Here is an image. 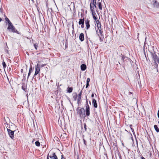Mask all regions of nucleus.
Masks as SVG:
<instances>
[{"label":"nucleus","mask_w":159,"mask_h":159,"mask_svg":"<svg viewBox=\"0 0 159 159\" xmlns=\"http://www.w3.org/2000/svg\"><path fill=\"white\" fill-rule=\"evenodd\" d=\"M122 145H124V144H123V143H122Z\"/></svg>","instance_id":"obj_50"},{"label":"nucleus","mask_w":159,"mask_h":159,"mask_svg":"<svg viewBox=\"0 0 159 159\" xmlns=\"http://www.w3.org/2000/svg\"><path fill=\"white\" fill-rule=\"evenodd\" d=\"M151 3L153 5V8L154 9L159 8V3L156 0H152Z\"/></svg>","instance_id":"obj_7"},{"label":"nucleus","mask_w":159,"mask_h":159,"mask_svg":"<svg viewBox=\"0 0 159 159\" xmlns=\"http://www.w3.org/2000/svg\"><path fill=\"white\" fill-rule=\"evenodd\" d=\"M85 24L86 26L87 29H88L90 27L89 22L88 20H85Z\"/></svg>","instance_id":"obj_12"},{"label":"nucleus","mask_w":159,"mask_h":159,"mask_svg":"<svg viewBox=\"0 0 159 159\" xmlns=\"http://www.w3.org/2000/svg\"><path fill=\"white\" fill-rule=\"evenodd\" d=\"M49 157V156H48H48H47V159H49V157Z\"/></svg>","instance_id":"obj_46"},{"label":"nucleus","mask_w":159,"mask_h":159,"mask_svg":"<svg viewBox=\"0 0 159 159\" xmlns=\"http://www.w3.org/2000/svg\"><path fill=\"white\" fill-rule=\"evenodd\" d=\"M98 21V22H99L98 21ZM98 29L96 30V32L98 36L99 37L100 39H101L102 38H103V32L101 31V25L100 24H99L97 22Z\"/></svg>","instance_id":"obj_2"},{"label":"nucleus","mask_w":159,"mask_h":159,"mask_svg":"<svg viewBox=\"0 0 159 159\" xmlns=\"http://www.w3.org/2000/svg\"><path fill=\"white\" fill-rule=\"evenodd\" d=\"M141 159H146L144 157H143L142 156L141 157Z\"/></svg>","instance_id":"obj_40"},{"label":"nucleus","mask_w":159,"mask_h":159,"mask_svg":"<svg viewBox=\"0 0 159 159\" xmlns=\"http://www.w3.org/2000/svg\"><path fill=\"white\" fill-rule=\"evenodd\" d=\"M7 130L8 132V134L10 137L12 139H14V131H12L10 129H7Z\"/></svg>","instance_id":"obj_8"},{"label":"nucleus","mask_w":159,"mask_h":159,"mask_svg":"<svg viewBox=\"0 0 159 159\" xmlns=\"http://www.w3.org/2000/svg\"><path fill=\"white\" fill-rule=\"evenodd\" d=\"M92 15H93V19L95 20L96 21V20L97 19V18L96 17V14L95 12H92Z\"/></svg>","instance_id":"obj_15"},{"label":"nucleus","mask_w":159,"mask_h":159,"mask_svg":"<svg viewBox=\"0 0 159 159\" xmlns=\"http://www.w3.org/2000/svg\"><path fill=\"white\" fill-rule=\"evenodd\" d=\"M48 156L52 159H58L55 153L52 151H50L48 154Z\"/></svg>","instance_id":"obj_4"},{"label":"nucleus","mask_w":159,"mask_h":159,"mask_svg":"<svg viewBox=\"0 0 159 159\" xmlns=\"http://www.w3.org/2000/svg\"><path fill=\"white\" fill-rule=\"evenodd\" d=\"M154 50H147V53H150L153 58L152 62L151 68L152 69H155L157 72L158 71L157 68L159 64V58L154 52Z\"/></svg>","instance_id":"obj_1"},{"label":"nucleus","mask_w":159,"mask_h":159,"mask_svg":"<svg viewBox=\"0 0 159 159\" xmlns=\"http://www.w3.org/2000/svg\"><path fill=\"white\" fill-rule=\"evenodd\" d=\"M154 128L155 130H156V131L157 132H159V129L156 125H154Z\"/></svg>","instance_id":"obj_20"},{"label":"nucleus","mask_w":159,"mask_h":159,"mask_svg":"<svg viewBox=\"0 0 159 159\" xmlns=\"http://www.w3.org/2000/svg\"><path fill=\"white\" fill-rule=\"evenodd\" d=\"M35 144L36 146H39L40 145V143L38 141H36L35 142Z\"/></svg>","instance_id":"obj_24"},{"label":"nucleus","mask_w":159,"mask_h":159,"mask_svg":"<svg viewBox=\"0 0 159 159\" xmlns=\"http://www.w3.org/2000/svg\"><path fill=\"white\" fill-rule=\"evenodd\" d=\"M77 98V94H76L74 96H73L74 99V100H76Z\"/></svg>","instance_id":"obj_32"},{"label":"nucleus","mask_w":159,"mask_h":159,"mask_svg":"<svg viewBox=\"0 0 159 159\" xmlns=\"http://www.w3.org/2000/svg\"><path fill=\"white\" fill-rule=\"evenodd\" d=\"M89 85V83H87L86 88H87V87H88Z\"/></svg>","instance_id":"obj_36"},{"label":"nucleus","mask_w":159,"mask_h":159,"mask_svg":"<svg viewBox=\"0 0 159 159\" xmlns=\"http://www.w3.org/2000/svg\"><path fill=\"white\" fill-rule=\"evenodd\" d=\"M132 126V125H130V127L131 128V129L132 130V131L133 132V131H134V129L131 127Z\"/></svg>","instance_id":"obj_35"},{"label":"nucleus","mask_w":159,"mask_h":159,"mask_svg":"<svg viewBox=\"0 0 159 159\" xmlns=\"http://www.w3.org/2000/svg\"><path fill=\"white\" fill-rule=\"evenodd\" d=\"M2 65H3V68H4L6 66V64L5 62L3 61L2 62Z\"/></svg>","instance_id":"obj_26"},{"label":"nucleus","mask_w":159,"mask_h":159,"mask_svg":"<svg viewBox=\"0 0 159 159\" xmlns=\"http://www.w3.org/2000/svg\"><path fill=\"white\" fill-rule=\"evenodd\" d=\"M33 71V68L32 66H30L29 71L30 72H32Z\"/></svg>","instance_id":"obj_28"},{"label":"nucleus","mask_w":159,"mask_h":159,"mask_svg":"<svg viewBox=\"0 0 159 159\" xmlns=\"http://www.w3.org/2000/svg\"><path fill=\"white\" fill-rule=\"evenodd\" d=\"M72 89L71 88H68V92L69 93H71L72 92Z\"/></svg>","instance_id":"obj_25"},{"label":"nucleus","mask_w":159,"mask_h":159,"mask_svg":"<svg viewBox=\"0 0 159 159\" xmlns=\"http://www.w3.org/2000/svg\"><path fill=\"white\" fill-rule=\"evenodd\" d=\"M83 141H84V143L85 144L86 141L85 140V139H83Z\"/></svg>","instance_id":"obj_41"},{"label":"nucleus","mask_w":159,"mask_h":159,"mask_svg":"<svg viewBox=\"0 0 159 159\" xmlns=\"http://www.w3.org/2000/svg\"><path fill=\"white\" fill-rule=\"evenodd\" d=\"M85 111L83 108H81L78 111V113L80 117H83L85 115Z\"/></svg>","instance_id":"obj_5"},{"label":"nucleus","mask_w":159,"mask_h":159,"mask_svg":"<svg viewBox=\"0 0 159 159\" xmlns=\"http://www.w3.org/2000/svg\"><path fill=\"white\" fill-rule=\"evenodd\" d=\"M22 88V89L23 90H24L26 92L27 90V89H26V88H25V86H22L21 87Z\"/></svg>","instance_id":"obj_27"},{"label":"nucleus","mask_w":159,"mask_h":159,"mask_svg":"<svg viewBox=\"0 0 159 159\" xmlns=\"http://www.w3.org/2000/svg\"><path fill=\"white\" fill-rule=\"evenodd\" d=\"M35 71L34 74V76L38 74L39 73L40 71V68L39 67V66L37 65L35 66Z\"/></svg>","instance_id":"obj_9"},{"label":"nucleus","mask_w":159,"mask_h":159,"mask_svg":"<svg viewBox=\"0 0 159 159\" xmlns=\"http://www.w3.org/2000/svg\"><path fill=\"white\" fill-rule=\"evenodd\" d=\"M99 1L98 2V7L100 10H102V5L101 3L99 1V0H98Z\"/></svg>","instance_id":"obj_16"},{"label":"nucleus","mask_w":159,"mask_h":159,"mask_svg":"<svg viewBox=\"0 0 159 159\" xmlns=\"http://www.w3.org/2000/svg\"><path fill=\"white\" fill-rule=\"evenodd\" d=\"M96 3H95L92 2L90 3V8L92 12H95V11L96 8Z\"/></svg>","instance_id":"obj_6"},{"label":"nucleus","mask_w":159,"mask_h":159,"mask_svg":"<svg viewBox=\"0 0 159 159\" xmlns=\"http://www.w3.org/2000/svg\"><path fill=\"white\" fill-rule=\"evenodd\" d=\"M92 102L93 104V106L95 108L97 107V104L96 102V101L95 99H93L92 100Z\"/></svg>","instance_id":"obj_14"},{"label":"nucleus","mask_w":159,"mask_h":159,"mask_svg":"<svg viewBox=\"0 0 159 159\" xmlns=\"http://www.w3.org/2000/svg\"><path fill=\"white\" fill-rule=\"evenodd\" d=\"M86 115L87 116H89L90 115L89 110H86Z\"/></svg>","instance_id":"obj_21"},{"label":"nucleus","mask_w":159,"mask_h":159,"mask_svg":"<svg viewBox=\"0 0 159 159\" xmlns=\"http://www.w3.org/2000/svg\"><path fill=\"white\" fill-rule=\"evenodd\" d=\"M26 68H27V65H26Z\"/></svg>","instance_id":"obj_51"},{"label":"nucleus","mask_w":159,"mask_h":159,"mask_svg":"<svg viewBox=\"0 0 159 159\" xmlns=\"http://www.w3.org/2000/svg\"><path fill=\"white\" fill-rule=\"evenodd\" d=\"M31 73V72H30V71H29V73H28V75L27 80H28L30 76V75Z\"/></svg>","instance_id":"obj_30"},{"label":"nucleus","mask_w":159,"mask_h":159,"mask_svg":"<svg viewBox=\"0 0 159 159\" xmlns=\"http://www.w3.org/2000/svg\"><path fill=\"white\" fill-rule=\"evenodd\" d=\"M90 81V79L89 78H88L87 79V83H89V82Z\"/></svg>","instance_id":"obj_33"},{"label":"nucleus","mask_w":159,"mask_h":159,"mask_svg":"<svg viewBox=\"0 0 159 159\" xmlns=\"http://www.w3.org/2000/svg\"><path fill=\"white\" fill-rule=\"evenodd\" d=\"M145 50H144V53H145Z\"/></svg>","instance_id":"obj_49"},{"label":"nucleus","mask_w":159,"mask_h":159,"mask_svg":"<svg viewBox=\"0 0 159 159\" xmlns=\"http://www.w3.org/2000/svg\"><path fill=\"white\" fill-rule=\"evenodd\" d=\"M61 159H65L64 158L63 155H61Z\"/></svg>","instance_id":"obj_43"},{"label":"nucleus","mask_w":159,"mask_h":159,"mask_svg":"<svg viewBox=\"0 0 159 159\" xmlns=\"http://www.w3.org/2000/svg\"><path fill=\"white\" fill-rule=\"evenodd\" d=\"M7 29L9 32L19 34V32L16 29L12 23L8 25Z\"/></svg>","instance_id":"obj_3"},{"label":"nucleus","mask_w":159,"mask_h":159,"mask_svg":"<svg viewBox=\"0 0 159 159\" xmlns=\"http://www.w3.org/2000/svg\"><path fill=\"white\" fill-rule=\"evenodd\" d=\"M6 52L7 53H8V51H6Z\"/></svg>","instance_id":"obj_48"},{"label":"nucleus","mask_w":159,"mask_h":159,"mask_svg":"<svg viewBox=\"0 0 159 159\" xmlns=\"http://www.w3.org/2000/svg\"><path fill=\"white\" fill-rule=\"evenodd\" d=\"M84 19H80L79 22V25H81V27L83 28L84 27Z\"/></svg>","instance_id":"obj_10"},{"label":"nucleus","mask_w":159,"mask_h":159,"mask_svg":"<svg viewBox=\"0 0 159 159\" xmlns=\"http://www.w3.org/2000/svg\"><path fill=\"white\" fill-rule=\"evenodd\" d=\"M39 63V61L37 65H38L39 66V67L40 68V67H43L45 66L46 65V64H40Z\"/></svg>","instance_id":"obj_18"},{"label":"nucleus","mask_w":159,"mask_h":159,"mask_svg":"<svg viewBox=\"0 0 159 159\" xmlns=\"http://www.w3.org/2000/svg\"><path fill=\"white\" fill-rule=\"evenodd\" d=\"M93 3H96V0H93Z\"/></svg>","instance_id":"obj_38"},{"label":"nucleus","mask_w":159,"mask_h":159,"mask_svg":"<svg viewBox=\"0 0 159 159\" xmlns=\"http://www.w3.org/2000/svg\"><path fill=\"white\" fill-rule=\"evenodd\" d=\"M146 47V44L145 43L144 45V49L143 50H145L146 49H147V48H145Z\"/></svg>","instance_id":"obj_34"},{"label":"nucleus","mask_w":159,"mask_h":159,"mask_svg":"<svg viewBox=\"0 0 159 159\" xmlns=\"http://www.w3.org/2000/svg\"><path fill=\"white\" fill-rule=\"evenodd\" d=\"M122 60L124 61H127L129 60L128 58L127 57L123 56L121 58Z\"/></svg>","instance_id":"obj_19"},{"label":"nucleus","mask_w":159,"mask_h":159,"mask_svg":"<svg viewBox=\"0 0 159 159\" xmlns=\"http://www.w3.org/2000/svg\"><path fill=\"white\" fill-rule=\"evenodd\" d=\"M158 123H159V121H158Z\"/></svg>","instance_id":"obj_52"},{"label":"nucleus","mask_w":159,"mask_h":159,"mask_svg":"<svg viewBox=\"0 0 159 159\" xmlns=\"http://www.w3.org/2000/svg\"><path fill=\"white\" fill-rule=\"evenodd\" d=\"M35 48L36 49H37V48H36V46L35 45Z\"/></svg>","instance_id":"obj_47"},{"label":"nucleus","mask_w":159,"mask_h":159,"mask_svg":"<svg viewBox=\"0 0 159 159\" xmlns=\"http://www.w3.org/2000/svg\"><path fill=\"white\" fill-rule=\"evenodd\" d=\"M157 116L158 118H159V110L158 111L157 113Z\"/></svg>","instance_id":"obj_37"},{"label":"nucleus","mask_w":159,"mask_h":159,"mask_svg":"<svg viewBox=\"0 0 159 159\" xmlns=\"http://www.w3.org/2000/svg\"><path fill=\"white\" fill-rule=\"evenodd\" d=\"M79 39L81 41H83L84 40V34L83 33L80 34L79 36Z\"/></svg>","instance_id":"obj_11"},{"label":"nucleus","mask_w":159,"mask_h":159,"mask_svg":"<svg viewBox=\"0 0 159 159\" xmlns=\"http://www.w3.org/2000/svg\"><path fill=\"white\" fill-rule=\"evenodd\" d=\"M5 20L6 21H7L8 22V25L10 24L11 23V22L10 21L9 19L7 17L6 18H5Z\"/></svg>","instance_id":"obj_22"},{"label":"nucleus","mask_w":159,"mask_h":159,"mask_svg":"<svg viewBox=\"0 0 159 159\" xmlns=\"http://www.w3.org/2000/svg\"><path fill=\"white\" fill-rule=\"evenodd\" d=\"M26 74H24V75H23V77H24V79H25V76H26Z\"/></svg>","instance_id":"obj_39"},{"label":"nucleus","mask_w":159,"mask_h":159,"mask_svg":"<svg viewBox=\"0 0 159 159\" xmlns=\"http://www.w3.org/2000/svg\"><path fill=\"white\" fill-rule=\"evenodd\" d=\"M2 19L0 17V22L2 21Z\"/></svg>","instance_id":"obj_45"},{"label":"nucleus","mask_w":159,"mask_h":159,"mask_svg":"<svg viewBox=\"0 0 159 159\" xmlns=\"http://www.w3.org/2000/svg\"><path fill=\"white\" fill-rule=\"evenodd\" d=\"M82 95V92L81 91L79 94H78V102H79L80 101L81 99V96Z\"/></svg>","instance_id":"obj_17"},{"label":"nucleus","mask_w":159,"mask_h":159,"mask_svg":"<svg viewBox=\"0 0 159 159\" xmlns=\"http://www.w3.org/2000/svg\"><path fill=\"white\" fill-rule=\"evenodd\" d=\"M31 73V72H30V71H29V73H28V75L27 80H28L30 76V75Z\"/></svg>","instance_id":"obj_31"},{"label":"nucleus","mask_w":159,"mask_h":159,"mask_svg":"<svg viewBox=\"0 0 159 159\" xmlns=\"http://www.w3.org/2000/svg\"><path fill=\"white\" fill-rule=\"evenodd\" d=\"M93 97H94V94H92V95H91V97L92 98H93Z\"/></svg>","instance_id":"obj_44"},{"label":"nucleus","mask_w":159,"mask_h":159,"mask_svg":"<svg viewBox=\"0 0 159 159\" xmlns=\"http://www.w3.org/2000/svg\"><path fill=\"white\" fill-rule=\"evenodd\" d=\"M21 73H23V69H21Z\"/></svg>","instance_id":"obj_42"},{"label":"nucleus","mask_w":159,"mask_h":159,"mask_svg":"<svg viewBox=\"0 0 159 159\" xmlns=\"http://www.w3.org/2000/svg\"><path fill=\"white\" fill-rule=\"evenodd\" d=\"M84 129L85 131H86L87 130V128H86V125L85 123H84Z\"/></svg>","instance_id":"obj_29"},{"label":"nucleus","mask_w":159,"mask_h":159,"mask_svg":"<svg viewBox=\"0 0 159 159\" xmlns=\"http://www.w3.org/2000/svg\"><path fill=\"white\" fill-rule=\"evenodd\" d=\"M87 104H86V110H89V107L88 105L87 101Z\"/></svg>","instance_id":"obj_23"},{"label":"nucleus","mask_w":159,"mask_h":159,"mask_svg":"<svg viewBox=\"0 0 159 159\" xmlns=\"http://www.w3.org/2000/svg\"><path fill=\"white\" fill-rule=\"evenodd\" d=\"M81 69L82 71L85 70L86 69V66L85 64H82L81 66Z\"/></svg>","instance_id":"obj_13"}]
</instances>
